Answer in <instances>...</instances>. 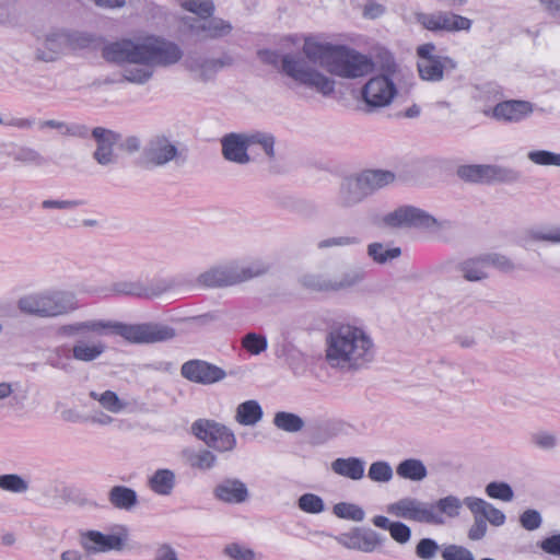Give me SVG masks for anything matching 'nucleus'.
Instances as JSON below:
<instances>
[{
  "instance_id": "1",
  "label": "nucleus",
  "mask_w": 560,
  "mask_h": 560,
  "mask_svg": "<svg viewBox=\"0 0 560 560\" xmlns=\"http://www.w3.org/2000/svg\"><path fill=\"white\" fill-rule=\"evenodd\" d=\"M316 65L328 73L342 79L354 80L370 74L373 60L347 45H335L316 36L304 38L302 54L289 52L282 58L283 74L296 84L314 90L323 96L335 92V81L319 71Z\"/></svg>"
},
{
  "instance_id": "2",
  "label": "nucleus",
  "mask_w": 560,
  "mask_h": 560,
  "mask_svg": "<svg viewBox=\"0 0 560 560\" xmlns=\"http://www.w3.org/2000/svg\"><path fill=\"white\" fill-rule=\"evenodd\" d=\"M112 50L125 54L133 61H147L153 69L175 65L183 57V50L176 43L160 37H148L142 42L121 39Z\"/></svg>"
},
{
  "instance_id": "3",
  "label": "nucleus",
  "mask_w": 560,
  "mask_h": 560,
  "mask_svg": "<svg viewBox=\"0 0 560 560\" xmlns=\"http://www.w3.org/2000/svg\"><path fill=\"white\" fill-rule=\"evenodd\" d=\"M56 337L60 340L73 341L70 350H100L95 345L97 337H116V320L88 319L59 325Z\"/></svg>"
},
{
  "instance_id": "4",
  "label": "nucleus",
  "mask_w": 560,
  "mask_h": 560,
  "mask_svg": "<svg viewBox=\"0 0 560 560\" xmlns=\"http://www.w3.org/2000/svg\"><path fill=\"white\" fill-rule=\"evenodd\" d=\"M266 272L261 262L241 266L235 262L220 265L200 273L197 284L202 288H224L259 277Z\"/></svg>"
},
{
  "instance_id": "5",
  "label": "nucleus",
  "mask_w": 560,
  "mask_h": 560,
  "mask_svg": "<svg viewBox=\"0 0 560 560\" xmlns=\"http://www.w3.org/2000/svg\"><path fill=\"white\" fill-rule=\"evenodd\" d=\"M325 341L326 350H371L374 347L369 331L362 326L350 323H332Z\"/></svg>"
},
{
  "instance_id": "6",
  "label": "nucleus",
  "mask_w": 560,
  "mask_h": 560,
  "mask_svg": "<svg viewBox=\"0 0 560 560\" xmlns=\"http://www.w3.org/2000/svg\"><path fill=\"white\" fill-rule=\"evenodd\" d=\"M176 330L162 323L128 324L116 320V337L129 345H149L168 341L175 338Z\"/></svg>"
},
{
  "instance_id": "7",
  "label": "nucleus",
  "mask_w": 560,
  "mask_h": 560,
  "mask_svg": "<svg viewBox=\"0 0 560 560\" xmlns=\"http://www.w3.org/2000/svg\"><path fill=\"white\" fill-rule=\"evenodd\" d=\"M436 47L433 43L420 45L417 48V68L422 80L429 82H440L444 73H450L457 69V62L450 56L434 54Z\"/></svg>"
},
{
  "instance_id": "8",
  "label": "nucleus",
  "mask_w": 560,
  "mask_h": 560,
  "mask_svg": "<svg viewBox=\"0 0 560 560\" xmlns=\"http://www.w3.org/2000/svg\"><path fill=\"white\" fill-rule=\"evenodd\" d=\"M386 512L395 517L417 523L443 525L445 521L434 511L431 502L406 497L386 506Z\"/></svg>"
},
{
  "instance_id": "9",
  "label": "nucleus",
  "mask_w": 560,
  "mask_h": 560,
  "mask_svg": "<svg viewBox=\"0 0 560 560\" xmlns=\"http://www.w3.org/2000/svg\"><path fill=\"white\" fill-rule=\"evenodd\" d=\"M194 435L217 452H232L236 438L228 427L212 420L199 419L191 425Z\"/></svg>"
},
{
  "instance_id": "10",
  "label": "nucleus",
  "mask_w": 560,
  "mask_h": 560,
  "mask_svg": "<svg viewBox=\"0 0 560 560\" xmlns=\"http://www.w3.org/2000/svg\"><path fill=\"white\" fill-rule=\"evenodd\" d=\"M417 22L430 32H469L472 26V20L456 14L452 11H436L433 13H417Z\"/></svg>"
},
{
  "instance_id": "11",
  "label": "nucleus",
  "mask_w": 560,
  "mask_h": 560,
  "mask_svg": "<svg viewBox=\"0 0 560 560\" xmlns=\"http://www.w3.org/2000/svg\"><path fill=\"white\" fill-rule=\"evenodd\" d=\"M127 533L104 534L95 529L80 530L78 541L83 551L89 555H98L109 551H121L127 541Z\"/></svg>"
},
{
  "instance_id": "12",
  "label": "nucleus",
  "mask_w": 560,
  "mask_h": 560,
  "mask_svg": "<svg viewBox=\"0 0 560 560\" xmlns=\"http://www.w3.org/2000/svg\"><path fill=\"white\" fill-rule=\"evenodd\" d=\"M117 42L106 45L103 49V57L107 61L128 65L124 67L121 72V81L143 85L148 83L154 73L153 67L147 61H133L130 57H126L125 54L115 52L114 46Z\"/></svg>"
},
{
  "instance_id": "13",
  "label": "nucleus",
  "mask_w": 560,
  "mask_h": 560,
  "mask_svg": "<svg viewBox=\"0 0 560 560\" xmlns=\"http://www.w3.org/2000/svg\"><path fill=\"white\" fill-rule=\"evenodd\" d=\"M383 222L389 228L434 229L439 226L433 215L413 206L399 207L386 214Z\"/></svg>"
},
{
  "instance_id": "14",
  "label": "nucleus",
  "mask_w": 560,
  "mask_h": 560,
  "mask_svg": "<svg viewBox=\"0 0 560 560\" xmlns=\"http://www.w3.org/2000/svg\"><path fill=\"white\" fill-rule=\"evenodd\" d=\"M183 23L189 34L200 42L220 39L233 31L229 21L212 15L206 19L186 16L183 19Z\"/></svg>"
},
{
  "instance_id": "15",
  "label": "nucleus",
  "mask_w": 560,
  "mask_h": 560,
  "mask_svg": "<svg viewBox=\"0 0 560 560\" xmlns=\"http://www.w3.org/2000/svg\"><path fill=\"white\" fill-rule=\"evenodd\" d=\"M143 160L148 165L160 167L174 161L177 164H184L186 159H182V153L175 143L165 136L152 137L143 149Z\"/></svg>"
},
{
  "instance_id": "16",
  "label": "nucleus",
  "mask_w": 560,
  "mask_h": 560,
  "mask_svg": "<svg viewBox=\"0 0 560 560\" xmlns=\"http://www.w3.org/2000/svg\"><path fill=\"white\" fill-rule=\"evenodd\" d=\"M170 285L161 280L156 281L149 287L144 285L141 281H117L110 287L101 289L88 290L89 293H104V294H117V295H131L137 298L154 299L163 294Z\"/></svg>"
},
{
  "instance_id": "17",
  "label": "nucleus",
  "mask_w": 560,
  "mask_h": 560,
  "mask_svg": "<svg viewBox=\"0 0 560 560\" xmlns=\"http://www.w3.org/2000/svg\"><path fill=\"white\" fill-rule=\"evenodd\" d=\"M43 296L47 318L68 316L81 307L77 293L71 290L48 288L43 290Z\"/></svg>"
},
{
  "instance_id": "18",
  "label": "nucleus",
  "mask_w": 560,
  "mask_h": 560,
  "mask_svg": "<svg viewBox=\"0 0 560 560\" xmlns=\"http://www.w3.org/2000/svg\"><path fill=\"white\" fill-rule=\"evenodd\" d=\"M396 94L397 88L386 74L371 78L362 88L363 101L371 108L388 106Z\"/></svg>"
},
{
  "instance_id": "19",
  "label": "nucleus",
  "mask_w": 560,
  "mask_h": 560,
  "mask_svg": "<svg viewBox=\"0 0 560 560\" xmlns=\"http://www.w3.org/2000/svg\"><path fill=\"white\" fill-rule=\"evenodd\" d=\"M334 538L339 545L349 550L366 553L373 552L384 541V538L376 532L362 527H353L348 533H342Z\"/></svg>"
},
{
  "instance_id": "20",
  "label": "nucleus",
  "mask_w": 560,
  "mask_h": 560,
  "mask_svg": "<svg viewBox=\"0 0 560 560\" xmlns=\"http://www.w3.org/2000/svg\"><path fill=\"white\" fill-rule=\"evenodd\" d=\"M91 136L96 142L93 159L101 166H112L118 161V155L114 151L115 144L120 140V135L114 130L104 127H95L91 130Z\"/></svg>"
},
{
  "instance_id": "21",
  "label": "nucleus",
  "mask_w": 560,
  "mask_h": 560,
  "mask_svg": "<svg viewBox=\"0 0 560 560\" xmlns=\"http://www.w3.org/2000/svg\"><path fill=\"white\" fill-rule=\"evenodd\" d=\"M182 375L195 383L212 384L225 377V372L202 360H190L183 364Z\"/></svg>"
},
{
  "instance_id": "22",
  "label": "nucleus",
  "mask_w": 560,
  "mask_h": 560,
  "mask_svg": "<svg viewBox=\"0 0 560 560\" xmlns=\"http://www.w3.org/2000/svg\"><path fill=\"white\" fill-rule=\"evenodd\" d=\"M220 142L222 155L226 161L238 165H246L252 161L244 132L226 133Z\"/></svg>"
},
{
  "instance_id": "23",
  "label": "nucleus",
  "mask_w": 560,
  "mask_h": 560,
  "mask_svg": "<svg viewBox=\"0 0 560 560\" xmlns=\"http://www.w3.org/2000/svg\"><path fill=\"white\" fill-rule=\"evenodd\" d=\"M326 362L341 372L357 371L374 360L373 352H326Z\"/></svg>"
},
{
  "instance_id": "24",
  "label": "nucleus",
  "mask_w": 560,
  "mask_h": 560,
  "mask_svg": "<svg viewBox=\"0 0 560 560\" xmlns=\"http://www.w3.org/2000/svg\"><path fill=\"white\" fill-rule=\"evenodd\" d=\"M213 495L228 504H242L249 498L247 486L237 478H226L213 489Z\"/></svg>"
},
{
  "instance_id": "25",
  "label": "nucleus",
  "mask_w": 560,
  "mask_h": 560,
  "mask_svg": "<svg viewBox=\"0 0 560 560\" xmlns=\"http://www.w3.org/2000/svg\"><path fill=\"white\" fill-rule=\"evenodd\" d=\"M533 113L530 102L510 100L498 103L492 109V117L497 120L518 122Z\"/></svg>"
},
{
  "instance_id": "26",
  "label": "nucleus",
  "mask_w": 560,
  "mask_h": 560,
  "mask_svg": "<svg viewBox=\"0 0 560 560\" xmlns=\"http://www.w3.org/2000/svg\"><path fill=\"white\" fill-rule=\"evenodd\" d=\"M454 268L468 282H483L490 277L485 254L460 260L454 265Z\"/></svg>"
},
{
  "instance_id": "27",
  "label": "nucleus",
  "mask_w": 560,
  "mask_h": 560,
  "mask_svg": "<svg viewBox=\"0 0 560 560\" xmlns=\"http://www.w3.org/2000/svg\"><path fill=\"white\" fill-rule=\"evenodd\" d=\"M369 196L359 176L347 177L342 180L338 192L337 202L339 206L350 208Z\"/></svg>"
},
{
  "instance_id": "28",
  "label": "nucleus",
  "mask_w": 560,
  "mask_h": 560,
  "mask_svg": "<svg viewBox=\"0 0 560 560\" xmlns=\"http://www.w3.org/2000/svg\"><path fill=\"white\" fill-rule=\"evenodd\" d=\"M67 40V32L60 31L47 34L44 40V48L37 49L36 58L45 62L56 60L68 49Z\"/></svg>"
},
{
  "instance_id": "29",
  "label": "nucleus",
  "mask_w": 560,
  "mask_h": 560,
  "mask_svg": "<svg viewBox=\"0 0 560 560\" xmlns=\"http://www.w3.org/2000/svg\"><path fill=\"white\" fill-rule=\"evenodd\" d=\"M537 242L560 244V226H538L526 230L520 237V244L525 249H530Z\"/></svg>"
},
{
  "instance_id": "30",
  "label": "nucleus",
  "mask_w": 560,
  "mask_h": 560,
  "mask_svg": "<svg viewBox=\"0 0 560 560\" xmlns=\"http://www.w3.org/2000/svg\"><path fill=\"white\" fill-rule=\"evenodd\" d=\"M464 503L472 514H479L493 526H501L505 522L504 513L483 499L466 497Z\"/></svg>"
},
{
  "instance_id": "31",
  "label": "nucleus",
  "mask_w": 560,
  "mask_h": 560,
  "mask_svg": "<svg viewBox=\"0 0 560 560\" xmlns=\"http://www.w3.org/2000/svg\"><path fill=\"white\" fill-rule=\"evenodd\" d=\"M18 310L27 316L47 319L43 290L22 295L16 302Z\"/></svg>"
},
{
  "instance_id": "32",
  "label": "nucleus",
  "mask_w": 560,
  "mask_h": 560,
  "mask_svg": "<svg viewBox=\"0 0 560 560\" xmlns=\"http://www.w3.org/2000/svg\"><path fill=\"white\" fill-rule=\"evenodd\" d=\"M101 352H51L47 362L56 369L71 371L74 369L73 362H90L95 360Z\"/></svg>"
},
{
  "instance_id": "33",
  "label": "nucleus",
  "mask_w": 560,
  "mask_h": 560,
  "mask_svg": "<svg viewBox=\"0 0 560 560\" xmlns=\"http://www.w3.org/2000/svg\"><path fill=\"white\" fill-rule=\"evenodd\" d=\"M365 463L359 457L337 458L331 463V470L341 477L360 480L364 476Z\"/></svg>"
},
{
  "instance_id": "34",
  "label": "nucleus",
  "mask_w": 560,
  "mask_h": 560,
  "mask_svg": "<svg viewBox=\"0 0 560 560\" xmlns=\"http://www.w3.org/2000/svg\"><path fill=\"white\" fill-rule=\"evenodd\" d=\"M369 196L395 180V174L385 170H366L358 175Z\"/></svg>"
},
{
  "instance_id": "35",
  "label": "nucleus",
  "mask_w": 560,
  "mask_h": 560,
  "mask_svg": "<svg viewBox=\"0 0 560 560\" xmlns=\"http://www.w3.org/2000/svg\"><path fill=\"white\" fill-rule=\"evenodd\" d=\"M374 526L387 529L390 537L398 544L405 545L411 538V529L408 525L401 522H392L389 518L383 515H376L372 518Z\"/></svg>"
},
{
  "instance_id": "36",
  "label": "nucleus",
  "mask_w": 560,
  "mask_h": 560,
  "mask_svg": "<svg viewBox=\"0 0 560 560\" xmlns=\"http://www.w3.org/2000/svg\"><path fill=\"white\" fill-rule=\"evenodd\" d=\"M108 501L115 509L130 511L138 504V495L131 488L114 486L108 492Z\"/></svg>"
},
{
  "instance_id": "37",
  "label": "nucleus",
  "mask_w": 560,
  "mask_h": 560,
  "mask_svg": "<svg viewBox=\"0 0 560 560\" xmlns=\"http://www.w3.org/2000/svg\"><path fill=\"white\" fill-rule=\"evenodd\" d=\"M264 412L257 400H246L240 404L235 411V420L242 425L253 427L262 419Z\"/></svg>"
},
{
  "instance_id": "38",
  "label": "nucleus",
  "mask_w": 560,
  "mask_h": 560,
  "mask_svg": "<svg viewBox=\"0 0 560 560\" xmlns=\"http://www.w3.org/2000/svg\"><path fill=\"white\" fill-rule=\"evenodd\" d=\"M182 457L189 467L199 470L211 469L217 463L215 455L209 450L185 448L182 452Z\"/></svg>"
},
{
  "instance_id": "39",
  "label": "nucleus",
  "mask_w": 560,
  "mask_h": 560,
  "mask_svg": "<svg viewBox=\"0 0 560 560\" xmlns=\"http://www.w3.org/2000/svg\"><path fill=\"white\" fill-rule=\"evenodd\" d=\"M175 474L171 469H158L149 479L150 489L159 495H170L175 487Z\"/></svg>"
},
{
  "instance_id": "40",
  "label": "nucleus",
  "mask_w": 560,
  "mask_h": 560,
  "mask_svg": "<svg viewBox=\"0 0 560 560\" xmlns=\"http://www.w3.org/2000/svg\"><path fill=\"white\" fill-rule=\"evenodd\" d=\"M396 474L402 479L419 482L427 478L428 470L422 460L408 458L397 465Z\"/></svg>"
},
{
  "instance_id": "41",
  "label": "nucleus",
  "mask_w": 560,
  "mask_h": 560,
  "mask_svg": "<svg viewBox=\"0 0 560 560\" xmlns=\"http://www.w3.org/2000/svg\"><path fill=\"white\" fill-rule=\"evenodd\" d=\"M186 66L190 71L196 72L198 79L202 82L213 80L219 72L214 58H188Z\"/></svg>"
},
{
  "instance_id": "42",
  "label": "nucleus",
  "mask_w": 560,
  "mask_h": 560,
  "mask_svg": "<svg viewBox=\"0 0 560 560\" xmlns=\"http://www.w3.org/2000/svg\"><path fill=\"white\" fill-rule=\"evenodd\" d=\"M522 177L520 171L495 164H488L487 184H514Z\"/></svg>"
},
{
  "instance_id": "43",
  "label": "nucleus",
  "mask_w": 560,
  "mask_h": 560,
  "mask_svg": "<svg viewBox=\"0 0 560 560\" xmlns=\"http://www.w3.org/2000/svg\"><path fill=\"white\" fill-rule=\"evenodd\" d=\"M488 164H465L456 170V175L470 184H487Z\"/></svg>"
},
{
  "instance_id": "44",
  "label": "nucleus",
  "mask_w": 560,
  "mask_h": 560,
  "mask_svg": "<svg viewBox=\"0 0 560 560\" xmlns=\"http://www.w3.org/2000/svg\"><path fill=\"white\" fill-rule=\"evenodd\" d=\"M248 148L259 145L268 159L273 160L276 156L275 143L276 138L272 133L266 131L244 132Z\"/></svg>"
},
{
  "instance_id": "45",
  "label": "nucleus",
  "mask_w": 560,
  "mask_h": 560,
  "mask_svg": "<svg viewBox=\"0 0 560 560\" xmlns=\"http://www.w3.org/2000/svg\"><path fill=\"white\" fill-rule=\"evenodd\" d=\"M463 504H465L464 500L462 501L455 495H446L432 503V506H434L435 513L445 521L444 516L450 518L458 517Z\"/></svg>"
},
{
  "instance_id": "46",
  "label": "nucleus",
  "mask_w": 560,
  "mask_h": 560,
  "mask_svg": "<svg viewBox=\"0 0 560 560\" xmlns=\"http://www.w3.org/2000/svg\"><path fill=\"white\" fill-rule=\"evenodd\" d=\"M368 256L376 264L384 265L401 255L399 247L386 248L383 243L374 242L368 245Z\"/></svg>"
},
{
  "instance_id": "47",
  "label": "nucleus",
  "mask_w": 560,
  "mask_h": 560,
  "mask_svg": "<svg viewBox=\"0 0 560 560\" xmlns=\"http://www.w3.org/2000/svg\"><path fill=\"white\" fill-rule=\"evenodd\" d=\"M273 424L282 431L295 433L304 428L305 422L295 413L279 411L273 417Z\"/></svg>"
},
{
  "instance_id": "48",
  "label": "nucleus",
  "mask_w": 560,
  "mask_h": 560,
  "mask_svg": "<svg viewBox=\"0 0 560 560\" xmlns=\"http://www.w3.org/2000/svg\"><path fill=\"white\" fill-rule=\"evenodd\" d=\"M332 513L339 518L352 522H362L365 517L364 510L360 505L350 502L335 504Z\"/></svg>"
},
{
  "instance_id": "49",
  "label": "nucleus",
  "mask_w": 560,
  "mask_h": 560,
  "mask_svg": "<svg viewBox=\"0 0 560 560\" xmlns=\"http://www.w3.org/2000/svg\"><path fill=\"white\" fill-rule=\"evenodd\" d=\"M300 283L313 291H332L331 277L325 273H305Z\"/></svg>"
},
{
  "instance_id": "50",
  "label": "nucleus",
  "mask_w": 560,
  "mask_h": 560,
  "mask_svg": "<svg viewBox=\"0 0 560 560\" xmlns=\"http://www.w3.org/2000/svg\"><path fill=\"white\" fill-rule=\"evenodd\" d=\"M90 396L93 399L97 400L102 405V407H104L106 410L113 413H118L127 407V402L119 399L116 393L112 390H106L102 394L91 392Z\"/></svg>"
},
{
  "instance_id": "51",
  "label": "nucleus",
  "mask_w": 560,
  "mask_h": 560,
  "mask_svg": "<svg viewBox=\"0 0 560 560\" xmlns=\"http://www.w3.org/2000/svg\"><path fill=\"white\" fill-rule=\"evenodd\" d=\"M361 270H350L340 276L331 277L332 291L350 289L363 280Z\"/></svg>"
},
{
  "instance_id": "52",
  "label": "nucleus",
  "mask_w": 560,
  "mask_h": 560,
  "mask_svg": "<svg viewBox=\"0 0 560 560\" xmlns=\"http://www.w3.org/2000/svg\"><path fill=\"white\" fill-rule=\"evenodd\" d=\"M28 482L16 474L0 476V489L12 493H25L28 490Z\"/></svg>"
},
{
  "instance_id": "53",
  "label": "nucleus",
  "mask_w": 560,
  "mask_h": 560,
  "mask_svg": "<svg viewBox=\"0 0 560 560\" xmlns=\"http://www.w3.org/2000/svg\"><path fill=\"white\" fill-rule=\"evenodd\" d=\"M12 158L16 162L35 166H42L46 163L45 158L37 150L25 145L19 147L13 151Z\"/></svg>"
},
{
  "instance_id": "54",
  "label": "nucleus",
  "mask_w": 560,
  "mask_h": 560,
  "mask_svg": "<svg viewBox=\"0 0 560 560\" xmlns=\"http://www.w3.org/2000/svg\"><path fill=\"white\" fill-rule=\"evenodd\" d=\"M298 506L301 511L308 514H319L325 511L323 499L314 493H304L298 500Z\"/></svg>"
},
{
  "instance_id": "55",
  "label": "nucleus",
  "mask_w": 560,
  "mask_h": 560,
  "mask_svg": "<svg viewBox=\"0 0 560 560\" xmlns=\"http://www.w3.org/2000/svg\"><path fill=\"white\" fill-rule=\"evenodd\" d=\"M182 8L198 15L197 19H206L213 15L214 5L211 0H185Z\"/></svg>"
},
{
  "instance_id": "56",
  "label": "nucleus",
  "mask_w": 560,
  "mask_h": 560,
  "mask_svg": "<svg viewBox=\"0 0 560 560\" xmlns=\"http://www.w3.org/2000/svg\"><path fill=\"white\" fill-rule=\"evenodd\" d=\"M527 159L536 165L560 167V153L548 150L529 151L527 153Z\"/></svg>"
},
{
  "instance_id": "57",
  "label": "nucleus",
  "mask_w": 560,
  "mask_h": 560,
  "mask_svg": "<svg viewBox=\"0 0 560 560\" xmlns=\"http://www.w3.org/2000/svg\"><path fill=\"white\" fill-rule=\"evenodd\" d=\"M368 477L375 482H389L393 478L392 466L384 460L374 462L370 465Z\"/></svg>"
},
{
  "instance_id": "58",
  "label": "nucleus",
  "mask_w": 560,
  "mask_h": 560,
  "mask_svg": "<svg viewBox=\"0 0 560 560\" xmlns=\"http://www.w3.org/2000/svg\"><path fill=\"white\" fill-rule=\"evenodd\" d=\"M486 493L492 499L510 502L514 498L511 486L506 482L492 481L486 486Z\"/></svg>"
},
{
  "instance_id": "59",
  "label": "nucleus",
  "mask_w": 560,
  "mask_h": 560,
  "mask_svg": "<svg viewBox=\"0 0 560 560\" xmlns=\"http://www.w3.org/2000/svg\"><path fill=\"white\" fill-rule=\"evenodd\" d=\"M223 555L232 560H256V553L253 549L237 542L226 545Z\"/></svg>"
},
{
  "instance_id": "60",
  "label": "nucleus",
  "mask_w": 560,
  "mask_h": 560,
  "mask_svg": "<svg viewBox=\"0 0 560 560\" xmlns=\"http://www.w3.org/2000/svg\"><path fill=\"white\" fill-rule=\"evenodd\" d=\"M440 551L439 544L432 538H422L416 545L415 553L421 560H433Z\"/></svg>"
},
{
  "instance_id": "61",
  "label": "nucleus",
  "mask_w": 560,
  "mask_h": 560,
  "mask_svg": "<svg viewBox=\"0 0 560 560\" xmlns=\"http://www.w3.org/2000/svg\"><path fill=\"white\" fill-rule=\"evenodd\" d=\"M488 268L491 267L502 271V272H512L515 269V264L505 255L498 253H488L485 254Z\"/></svg>"
},
{
  "instance_id": "62",
  "label": "nucleus",
  "mask_w": 560,
  "mask_h": 560,
  "mask_svg": "<svg viewBox=\"0 0 560 560\" xmlns=\"http://www.w3.org/2000/svg\"><path fill=\"white\" fill-rule=\"evenodd\" d=\"M443 560H475L470 550L459 545H447L442 550Z\"/></svg>"
},
{
  "instance_id": "63",
  "label": "nucleus",
  "mask_w": 560,
  "mask_h": 560,
  "mask_svg": "<svg viewBox=\"0 0 560 560\" xmlns=\"http://www.w3.org/2000/svg\"><path fill=\"white\" fill-rule=\"evenodd\" d=\"M520 524L526 530H536L542 524L541 514L534 509H527L520 515Z\"/></svg>"
},
{
  "instance_id": "64",
  "label": "nucleus",
  "mask_w": 560,
  "mask_h": 560,
  "mask_svg": "<svg viewBox=\"0 0 560 560\" xmlns=\"http://www.w3.org/2000/svg\"><path fill=\"white\" fill-rule=\"evenodd\" d=\"M152 560H179V556L170 542H159L153 549Z\"/></svg>"
}]
</instances>
